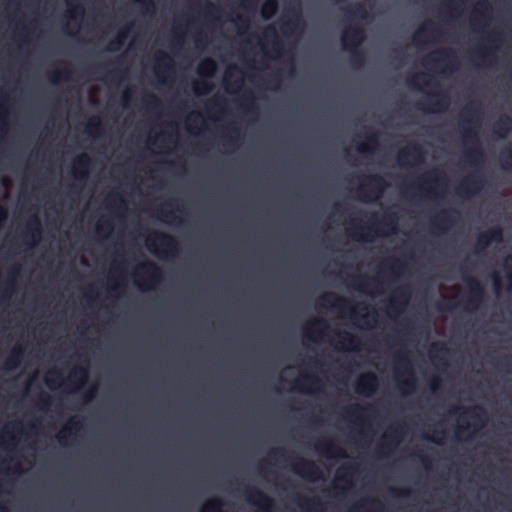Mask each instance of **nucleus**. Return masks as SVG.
Instances as JSON below:
<instances>
[{"mask_svg": "<svg viewBox=\"0 0 512 512\" xmlns=\"http://www.w3.org/2000/svg\"><path fill=\"white\" fill-rule=\"evenodd\" d=\"M480 114L481 110L479 104L472 102L463 109L460 121L462 140L464 145L467 146L466 156L474 164L483 162L485 158L478 136L480 121L475 119V116H479Z\"/></svg>", "mask_w": 512, "mask_h": 512, "instance_id": "obj_1", "label": "nucleus"}, {"mask_svg": "<svg viewBox=\"0 0 512 512\" xmlns=\"http://www.w3.org/2000/svg\"><path fill=\"white\" fill-rule=\"evenodd\" d=\"M398 225V216L394 212H386L381 217L378 214H372L370 223L362 226L356 221H352L350 235L356 240H371L379 235L385 228L389 233H395Z\"/></svg>", "mask_w": 512, "mask_h": 512, "instance_id": "obj_2", "label": "nucleus"}, {"mask_svg": "<svg viewBox=\"0 0 512 512\" xmlns=\"http://www.w3.org/2000/svg\"><path fill=\"white\" fill-rule=\"evenodd\" d=\"M365 39V32L359 24H353L347 27L341 35L342 48L351 53V63L360 67L365 62V55L358 47Z\"/></svg>", "mask_w": 512, "mask_h": 512, "instance_id": "obj_3", "label": "nucleus"}, {"mask_svg": "<svg viewBox=\"0 0 512 512\" xmlns=\"http://www.w3.org/2000/svg\"><path fill=\"white\" fill-rule=\"evenodd\" d=\"M388 183L378 174L366 175L357 187V195L362 202H376L383 197Z\"/></svg>", "mask_w": 512, "mask_h": 512, "instance_id": "obj_4", "label": "nucleus"}, {"mask_svg": "<svg viewBox=\"0 0 512 512\" xmlns=\"http://www.w3.org/2000/svg\"><path fill=\"white\" fill-rule=\"evenodd\" d=\"M323 303H329L332 308L340 310V311H349L350 317L352 320L360 319L366 325H370L371 323H376L377 321V312L373 308L371 312L358 316L356 310L353 306V302L350 299L341 296H334L332 294H325L319 299V306H323Z\"/></svg>", "mask_w": 512, "mask_h": 512, "instance_id": "obj_5", "label": "nucleus"}, {"mask_svg": "<svg viewBox=\"0 0 512 512\" xmlns=\"http://www.w3.org/2000/svg\"><path fill=\"white\" fill-rule=\"evenodd\" d=\"M147 248L158 257L175 256L179 252L176 239L165 232L155 231L147 238Z\"/></svg>", "mask_w": 512, "mask_h": 512, "instance_id": "obj_6", "label": "nucleus"}, {"mask_svg": "<svg viewBox=\"0 0 512 512\" xmlns=\"http://www.w3.org/2000/svg\"><path fill=\"white\" fill-rule=\"evenodd\" d=\"M217 71V64L211 58H206L200 62L197 68V73L200 80L193 83V91L196 95L202 96L209 94L213 89V84L209 80Z\"/></svg>", "mask_w": 512, "mask_h": 512, "instance_id": "obj_7", "label": "nucleus"}, {"mask_svg": "<svg viewBox=\"0 0 512 512\" xmlns=\"http://www.w3.org/2000/svg\"><path fill=\"white\" fill-rule=\"evenodd\" d=\"M136 276L141 278L137 281L140 289L146 290L160 283L163 279L161 268L152 261H147L138 266Z\"/></svg>", "mask_w": 512, "mask_h": 512, "instance_id": "obj_8", "label": "nucleus"}, {"mask_svg": "<svg viewBox=\"0 0 512 512\" xmlns=\"http://www.w3.org/2000/svg\"><path fill=\"white\" fill-rule=\"evenodd\" d=\"M455 58L456 54L454 50L450 48H441L425 57V65L432 67L443 66L445 70L452 72L458 66Z\"/></svg>", "mask_w": 512, "mask_h": 512, "instance_id": "obj_9", "label": "nucleus"}, {"mask_svg": "<svg viewBox=\"0 0 512 512\" xmlns=\"http://www.w3.org/2000/svg\"><path fill=\"white\" fill-rule=\"evenodd\" d=\"M468 286L469 293L464 308L467 311H474L479 308L485 297V290L481 282L473 276L463 278Z\"/></svg>", "mask_w": 512, "mask_h": 512, "instance_id": "obj_10", "label": "nucleus"}, {"mask_svg": "<svg viewBox=\"0 0 512 512\" xmlns=\"http://www.w3.org/2000/svg\"><path fill=\"white\" fill-rule=\"evenodd\" d=\"M450 104L449 95L446 92H433L424 102H419L417 108L426 113L444 112Z\"/></svg>", "mask_w": 512, "mask_h": 512, "instance_id": "obj_11", "label": "nucleus"}, {"mask_svg": "<svg viewBox=\"0 0 512 512\" xmlns=\"http://www.w3.org/2000/svg\"><path fill=\"white\" fill-rule=\"evenodd\" d=\"M348 285L363 293H369L371 291L382 293L384 290V282L382 280L361 274L351 276Z\"/></svg>", "mask_w": 512, "mask_h": 512, "instance_id": "obj_12", "label": "nucleus"}, {"mask_svg": "<svg viewBox=\"0 0 512 512\" xmlns=\"http://www.w3.org/2000/svg\"><path fill=\"white\" fill-rule=\"evenodd\" d=\"M445 182L446 174L439 169H433L426 172L420 178V183H418L417 185H413L412 188H415L420 192H425L426 194L436 196V189L432 186L426 187V184L439 185Z\"/></svg>", "mask_w": 512, "mask_h": 512, "instance_id": "obj_13", "label": "nucleus"}, {"mask_svg": "<svg viewBox=\"0 0 512 512\" xmlns=\"http://www.w3.org/2000/svg\"><path fill=\"white\" fill-rule=\"evenodd\" d=\"M292 470L309 481L318 480L322 477V472L318 465L314 461L305 458H297L292 463Z\"/></svg>", "mask_w": 512, "mask_h": 512, "instance_id": "obj_14", "label": "nucleus"}, {"mask_svg": "<svg viewBox=\"0 0 512 512\" xmlns=\"http://www.w3.org/2000/svg\"><path fill=\"white\" fill-rule=\"evenodd\" d=\"M484 185V180L478 172L467 175L456 187V193L460 196H473Z\"/></svg>", "mask_w": 512, "mask_h": 512, "instance_id": "obj_15", "label": "nucleus"}, {"mask_svg": "<svg viewBox=\"0 0 512 512\" xmlns=\"http://www.w3.org/2000/svg\"><path fill=\"white\" fill-rule=\"evenodd\" d=\"M503 241V229L496 225L477 236L474 252L480 253L484 251L492 242L500 243Z\"/></svg>", "mask_w": 512, "mask_h": 512, "instance_id": "obj_16", "label": "nucleus"}, {"mask_svg": "<svg viewBox=\"0 0 512 512\" xmlns=\"http://www.w3.org/2000/svg\"><path fill=\"white\" fill-rule=\"evenodd\" d=\"M403 434V426L395 425L391 426L383 436V441L377 448V454L379 456H385L390 452L400 441Z\"/></svg>", "mask_w": 512, "mask_h": 512, "instance_id": "obj_17", "label": "nucleus"}, {"mask_svg": "<svg viewBox=\"0 0 512 512\" xmlns=\"http://www.w3.org/2000/svg\"><path fill=\"white\" fill-rule=\"evenodd\" d=\"M245 497L251 504L264 512H271L274 506L273 499L256 487H246Z\"/></svg>", "mask_w": 512, "mask_h": 512, "instance_id": "obj_18", "label": "nucleus"}, {"mask_svg": "<svg viewBox=\"0 0 512 512\" xmlns=\"http://www.w3.org/2000/svg\"><path fill=\"white\" fill-rule=\"evenodd\" d=\"M411 295V289L408 285H401L395 288L392 292V297L389 301L388 312L399 314L406 306Z\"/></svg>", "mask_w": 512, "mask_h": 512, "instance_id": "obj_19", "label": "nucleus"}, {"mask_svg": "<svg viewBox=\"0 0 512 512\" xmlns=\"http://www.w3.org/2000/svg\"><path fill=\"white\" fill-rule=\"evenodd\" d=\"M463 413L468 414L471 419L474 420L472 424L460 425L458 426L457 433L458 435L463 434L468 431L470 428H473V431L476 432L480 428H482L487 419V413L482 406L475 405L468 410H465Z\"/></svg>", "mask_w": 512, "mask_h": 512, "instance_id": "obj_20", "label": "nucleus"}, {"mask_svg": "<svg viewBox=\"0 0 512 512\" xmlns=\"http://www.w3.org/2000/svg\"><path fill=\"white\" fill-rule=\"evenodd\" d=\"M458 217L459 212L456 209H444L431 219V226L439 232H445L456 222Z\"/></svg>", "mask_w": 512, "mask_h": 512, "instance_id": "obj_21", "label": "nucleus"}, {"mask_svg": "<svg viewBox=\"0 0 512 512\" xmlns=\"http://www.w3.org/2000/svg\"><path fill=\"white\" fill-rule=\"evenodd\" d=\"M378 377L373 372L362 374L355 384V391L361 396L369 397L378 388Z\"/></svg>", "mask_w": 512, "mask_h": 512, "instance_id": "obj_22", "label": "nucleus"}, {"mask_svg": "<svg viewBox=\"0 0 512 512\" xmlns=\"http://www.w3.org/2000/svg\"><path fill=\"white\" fill-rule=\"evenodd\" d=\"M425 152L421 145L417 143L409 144L405 148H402L397 154V161L399 165L403 166L406 164L408 158H412L415 164L422 163L424 161Z\"/></svg>", "mask_w": 512, "mask_h": 512, "instance_id": "obj_23", "label": "nucleus"}, {"mask_svg": "<svg viewBox=\"0 0 512 512\" xmlns=\"http://www.w3.org/2000/svg\"><path fill=\"white\" fill-rule=\"evenodd\" d=\"M41 234L42 225L40 218L37 215L30 216L26 224V230L24 232L25 239L29 240L32 245H35L40 239Z\"/></svg>", "mask_w": 512, "mask_h": 512, "instance_id": "obj_24", "label": "nucleus"}, {"mask_svg": "<svg viewBox=\"0 0 512 512\" xmlns=\"http://www.w3.org/2000/svg\"><path fill=\"white\" fill-rule=\"evenodd\" d=\"M315 448L319 452H321L325 456H327L328 458H334V457L346 458L347 457V454H346L345 450L342 447H340L339 445L335 444L331 440L319 441L315 445Z\"/></svg>", "mask_w": 512, "mask_h": 512, "instance_id": "obj_25", "label": "nucleus"}, {"mask_svg": "<svg viewBox=\"0 0 512 512\" xmlns=\"http://www.w3.org/2000/svg\"><path fill=\"white\" fill-rule=\"evenodd\" d=\"M91 165V158L87 154L79 155L73 163V177L76 180H85L89 174V168Z\"/></svg>", "mask_w": 512, "mask_h": 512, "instance_id": "obj_26", "label": "nucleus"}, {"mask_svg": "<svg viewBox=\"0 0 512 512\" xmlns=\"http://www.w3.org/2000/svg\"><path fill=\"white\" fill-rule=\"evenodd\" d=\"M337 337V342L342 349L359 351L361 346V341L358 336L349 333L347 331H337L335 333Z\"/></svg>", "mask_w": 512, "mask_h": 512, "instance_id": "obj_27", "label": "nucleus"}, {"mask_svg": "<svg viewBox=\"0 0 512 512\" xmlns=\"http://www.w3.org/2000/svg\"><path fill=\"white\" fill-rule=\"evenodd\" d=\"M441 30L432 22L423 24L412 36V42L416 46H420L425 39L434 34H441Z\"/></svg>", "mask_w": 512, "mask_h": 512, "instance_id": "obj_28", "label": "nucleus"}, {"mask_svg": "<svg viewBox=\"0 0 512 512\" xmlns=\"http://www.w3.org/2000/svg\"><path fill=\"white\" fill-rule=\"evenodd\" d=\"M499 40L500 39L496 36L495 33L490 34L488 37L489 44H494ZM495 49L496 46L492 47V45H481L474 49L473 53L477 58H480L481 60H483V62H486L493 55Z\"/></svg>", "mask_w": 512, "mask_h": 512, "instance_id": "obj_29", "label": "nucleus"}, {"mask_svg": "<svg viewBox=\"0 0 512 512\" xmlns=\"http://www.w3.org/2000/svg\"><path fill=\"white\" fill-rule=\"evenodd\" d=\"M360 509H364L365 512H383L384 505L376 498H366L355 504L351 512H357Z\"/></svg>", "mask_w": 512, "mask_h": 512, "instance_id": "obj_30", "label": "nucleus"}, {"mask_svg": "<svg viewBox=\"0 0 512 512\" xmlns=\"http://www.w3.org/2000/svg\"><path fill=\"white\" fill-rule=\"evenodd\" d=\"M82 423L76 417L71 418L68 424L62 429V431L57 435V440L60 444H67L68 436L72 435L73 432H77L80 430Z\"/></svg>", "mask_w": 512, "mask_h": 512, "instance_id": "obj_31", "label": "nucleus"}, {"mask_svg": "<svg viewBox=\"0 0 512 512\" xmlns=\"http://www.w3.org/2000/svg\"><path fill=\"white\" fill-rule=\"evenodd\" d=\"M512 129V118L504 115L493 125V132L499 138H505Z\"/></svg>", "mask_w": 512, "mask_h": 512, "instance_id": "obj_32", "label": "nucleus"}, {"mask_svg": "<svg viewBox=\"0 0 512 512\" xmlns=\"http://www.w3.org/2000/svg\"><path fill=\"white\" fill-rule=\"evenodd\" d=\"M155 61L157 63V75H160L162 71L167 72L173 69L171 56L163 51H159L155 54Z\"/></svg>", "mask_w": 512, "mask_h": 512, "instance_id": "obj_33", "label": "nucleus"}, {"mask_svg": "<svg viewBox=\"0 0 512 512\" xmlns=\"http://www.w3.org/2000/svg\"><path fill=\"white\" fill-rule=\"evenodd\" d=\"M24 355V348L20 345L14 347L10 353V355L8 356V358L6 359V362H5V369L7 370H13V369H16L20 362H21V359Z\"/></svg>", "mask_w": 512, "mask_h": 512, "instance_id": "obj_34", "label": "nucleus"}, {"mask_svg": "<svg viewBox=\"0 0 512 512\" xmlns=\"http://www.w3.org/2000/svg\"><path fill=\"white\" fill-rule=\"evenodd\" d=\"M491 6L487 1H480L477 4V7L473 10V15L471 17V25H475L477 20L487 19L489 16Z\"/></svg>", "mask_w": 512, "mask_h": 512, "instance_id": "obj_35", "label": "nucleus"}, {"mask_svg": "<svg viewBox=\"0 0 512 512\" xmlns=\"http://www.w3.org/2000/svg\"><path fill=\"white\" fill-rule=\"evenodd\" d=\"M279 9L277 0H265L261 6V15L265 20L274 17Z\"/></svg>", "mask_w": 512, "mask_h": 512, "instance_id": "obj_36", "label": "nucleus"}, {"mask_svg": "<svg viewBox=\"0 0 512 512\" xmlns=\"http://www.w3.org/2000/svg\"><path fill=\"white\" fill-rule=\"evenodd\" d=\"M366 143L360 144L357 150L360 153H367L378 145V135L374 132H370L366 135Z\"/></svg>", "mask_w": 512, "mask_h": 512, "instance_id": "obj_37", "label": "nucleus"}, {"mask_svg": "<svg viewBox=\"0 0 512 512\" xmlns=\"http://www.w3.org/2000/svg\"><path fill=\"white\" fill-rule=\"evenodd\" d=\"M386 264H388V271L393 276H399L405 270V263L398 258L389 259Z\"/></svg>", "mask_w": 512, "mask_h": 512, "instance_id": "obj_38", "label": "nucleus"}, {"mask_svg": "<svg viewBox=\"0 0 512 512\" xmlns=\"http://www.w3.org/2000/svg\"><path fill=\"white\" fill-rule=\"evenodd\" d=\"M126 37H127V30H123V31L119 32V34L109 42V44L107 46V50L111 51V52L120 50L122 48V46L124 45Z\"/></svg>", "mask_w": 512, "mask_h": 512, "instance_id": "obj_39", "label": "nucleus"}, {"mask_svg": "<svg viewBox=\"0 0 512 512\" xmlns=\"http://www.w3.org/2000/svg\"><path fill=\"white\" fill-rule=\"evenodd\" d=\"M500 164L502 169L511 170L512 169V146L503 149L500 153Z\"/></svg>", "mask_w": 512, "mask_h": 512, "instance_id": "obj_40", "label": "nucleus"}, {"mask_svg": "<svg viewBox=\"0 0 512 512\" xmlns=\"http://www.w3.org/2000/svg\"><path fill=\"white\" fill-rule=\"evenodd\" d=\"M302 384H307L309 386H321L322 382L316 376L303 375L301 379L295 381V387L303 391Z\"/></svg>", "mask_w": 512, "mask_h": 512, "instance_id": "obj_41", "label": "nucleus"}, {"mask_svg": "<svg viewBox=\"0 0 512 512\" xmlns=\"http://www.w3.org/2000/svg\"><path fill=\"white\" fill-rule=\"evenodd\" d=\"M223 502L219 498H211L203 505L201 512H222Z\"/></svg>", "mask_w": 512, "mask_h": 512, "instance_id": "obj_42", "label": "nucleus"}, {"mask_svg": "<svg viewBox=\"0 0 512 512\" xmlns=\"http://www.w3.org/2000/svg\"><path fill=\"white\" fill-rule=\"evenodd\" d=\"M373 410H374V408L371 405L362 406V405H359V404H355V405H352L349 408H347L346 409V413L349 416L357 417L358 418L364 412H370V411H373Z\"/></svg>", "mask_w": 512, "mask_h": 512, "instance_id": "obj_43", "label": "nucleus"}, {"mask_svg": "<svg viewBox=\"0 0 512 512\" xmlns=\"http://www.w3.org/2000/svg\"><path fill=\"white\" fill-rule=\"evenodd\" d=\"M404 373L408 376V378L400 382L403 391L405 389H407L408 391L414 390L416 385V379L414 377L412 369L407 368Z\"/></svg>", "mask_w": 512, "mask_h": 512, "instance_id": "obj_44", "label": "nucleus"}, {"mask_svg": "<svg viewBox=\"0 0 512 512\" xmlns=\"http://www.w3.org/2000/svg\"><path fill=\"white\" fill-rule=\"evenodd\" d=\"M505 270V277L508 281V289L512 287V254L506 256L502 264Z\"/></svg>", "mask_w": 512, "mask_h": 512, "instance_id": "obj_45", "label": "nucleus"}, {"mask_svg": "<svg viewBox=\"0 0 512 512\" xmlns=\"http://www.w3.org/2000/svg\"><path fill=\"white\" fill-rule=\"evenodd\" d=\"M456 305L453 303L451 298L443 297L439 302L436 304V308L438 311L441 312H449L452 311Z\"/></svg>", "mask_w": 512, "mask_h": 512, "instance_id": "obj_46", "label": "nucleus"}, {"mask_svg": "<svg viewBox=\"0 0 512 512\" xmlns=\"http://www.w3.org/2000/svg\"><path fill=\"white\" fill-rule=\"evenodd\" d=\"M113 228L112 222L108 219H103L100 222H98L96 226V231L99 235H102L104 233L111 232Z\"/></svg>", "mask_w": 512, "mask_h": 512, "instance_id": "obj_47", "label": "nucleus"}, {"mask_svg": "<svg viewBox=\"0 0 512 512\" xmlns=\"http://www.w3.org/2000/svg\"><path fill=\"white\" fill-rule=\"evenodd\" d=\"M144 103L153 110H157L161 106L159 98L154 94H147L144 98Z\"/></svg>", "mask_w": 512, "mask_h": 512, "instance_id": "obj_48", "label": "nucleus"}, {"mask_svg": "<svg viewBox=\"0 0 512 512\" xmlns=\"http://www.w3.org/2000/svg\"><path fill=\"white\" fill-rule=\"evenodd\" d=\"M88 372L84 367H76L71 372V378H77L81 383H84L87 379Z\"/></svg>", "mask_w": 512, "mask_h": 512, "instance_id": "obj_49", "label": "nucleus"}, {"mask_svg": "<svg viewBox=\"0 0 512 512\" xmlns=\"http://www.w3.org/2000/svg\"><path fill=\"white\" fill-rule=\"evenodd\" d=\"M302 500V498H299ZM302 507L305 506L308 509H315L318 510V508H322L323 504L318 498L313 499H303V501L300 504Z\"/></svg>", "mask_w": 512, "mask_h": 512, "instance_id": "obj_50", "label": "nucleus"}, {"mask_svg": "<svg viewBox=\"0 0 512 512\" xmlns=\"http://www.w3.org/2000/svg\"><path fill=\"white\" fill-rule=\"evenodd\" d=\"M349 13L354 17L362 19L366 17V9L362 3L353 5V7L349 10Z\"/></svg>", "mask_w": 512, "mask_h": 512, "instance_id": "obj_51", "label": "nucleus"}, {"mask_svg": "<svg viewBox=\"0 0 512 512\" xmlns=\"http://www.w3.org/2000/svg\"><path fill=\"white\" fill-rule=\"evenodd\" d=\"M102 129V124L98 118L91 119L87 123V130L90 134L99 133Z\"/></svg>", "mask_w": 512, "mask_h": 512, "instance_id": "obj_52", "label": "nucleus"}, {"mask_svg": "<svg viewBox=\"0 0 512 512\" xmlns=\"http://www.w3.org/2000/svg\"><path fill=\"white\" fill-rule=\"evenodd\" d=\"M71 72L67 69L58 70L55 72L54 77L52 78L53 83H57L60 79L69 80Z\"/></svg>", "mask_w": 512, "mask_h": 512, "instance_id": "obj_53", "label": "nucleus"}, {"mask_svg": "<svg viewBox=\"0 0 512 512\" xmlns=\"http://www.w3.org/2000/svg\"><path fill=\"white\" fill-rule=\"evenodd\" d=\"M350 469V467H342L341 469H339L337 474V480L343 481L345 483H351L350 478L348 477V475L350 474Z\"/></svg>", "mask_w": 512, "mask_h": 512, "instance_id": "obj_54", "label": "nucleus"}, {"mask_svg": "<svg viewBox=\"0 0 512 512\" xmlns=\"http://www.w3.org/2000/svg\"><path fill=\"white\" fill-rule=\"evenodd\" d=\"M51 405V397L49 395H41L38 399H37V406L40 408V409H47L49 406Z\"/></svg>", "mask_w": 512, "mask_h": 512, "instance_id": "obj_55", "label": "nucleus"}, {"mask_svg": "<svg viewBox=\"0 0 512 512\" xmlns=\"http://www.w3.org/2000/svg\"><path fill=\"white\" fill-rule=\"evenodd\" d=\"M413 456L415 458H417L422 464L423 466L428 469L431 467V460L425 455L423 454L421 451H417L413 454Z\"/></svg>", "mask_w": 512, "mask_h": 512, "instance_id": "obj_56", "label": "nucleus"}, {"mask_svg": "<svg viewBox=\"0 0 512 512\" xmlns=\"http://www.w3.org/2000/svg\"><path fill=\"white\" fill-rule=\"evenodd\" d=\"M492 281H493V287H494L495 292L496 293L501 292V290L503 288V282H502V278L499 276V274L494 273L492 276Z\"/></svg>", "mask_w": 512, "mask_h": 512, "instance_id": "obj_57", "label": "nucleus"}, {"mask_svg": "<svg viewBox=\"0 0 512 512\" xmlns=\"http://www.w3.org/2000/svg\"><path fill=\"white\" fill-rule=\"evenodd\" d=\"M254 96L251 92H248L245 97H244V103L247 104L246 105V110L247 111H253L254 110Z\"/></svg>", "mask_w": 512, "mask_h": 512, "instance_id": "obj_58", "label": "nucleus"}, {"mask_svg": "<svg viewBox=\"0 0 512 512\" xmlns=\"http://www.w3.org/2000/svg\"><path fill=\"white\" fill-rule=\"evenodd\" d=\"M5 437L8 438V444H10L11 446H15L16 445V437L8 428L5 429L4 432H3V437H2V441L3 442H6L4 440Z\"/></svg>", "mask_w": 512, "mask_h": 512, "instance_id": "obj_59", "label": "nucleus"}, {"mask_svg": "<svg viewBox=\"0 0 512 512\" xmlns=\"http://www.w3.org/2000/svg\"><path fill=\"white\" fill-rule=\"evenodd\" d=\"M315 326H323L325 329H328V324H327V321L323 318H318V319H315L311 326L308 328V331L309 332H314V327Z\"/></svg>", "mask_w": 512, "mask_h": 512, "instance_id": "obj_60", "label": "nucleus"}, {"mask_svg": "<svg viewBox=\"0 0 512 512\" xmlns=\"http://www.w3.org/2000/svg\"><path fill=\"white\" fill-rule=\"evenodd\" d=\"M125 71L120 69H114L108 73L112 81L120 80L124 77Z\"/></svg>", "mask_w": 512, "mask_h": 512, "instance_id": "obj_61", "label": "nucleus"}, {"mask_svg": "<svg viewBox=\"0 0 512 512\" xmlns=\"http://www.w3.org/2000/svg\"><path fill=\"white\" fill-rule=\"evenodd\" d=\"M423 76V74L413 75L411 78L408 79V84L415 88H420V80L422 79Z\"/></svg>", "mask_w": 512, "mask_h": 512, "instance_id": "obj_62", "label": "nucleus"}, {"mask_svg": "<svg viewBox=\"0 0 512 512\" xmlns=\"http://www.w3.org/2000/svg\"><path fill=\"white\" fill-rule=\"evenodd\" d=\"M442 380L440 377H434L430 382V388L433 392H438L441 388Z\"/></svg>", "mask_w": 512, "mask_h": 512, "instance_id": "obj_63", "label": "nucleus"}, {"mask_svg": "<svg viewBox=\"0 0 512 512\" xmlns=\"http://www.w3.org/2000/svg\"><path fill=\"white\" fill-rule=\"evenodd\" d=\"M396 360H397L400 364H404L406 367H409V366H410V361H409V359H408L407 353H405V352H399V353L396 355Z\"/></svg>", "mask_w": 512, "mask_h": 512, "instance_id": "obj_64", "label": "nucleus"}]
</instances>
